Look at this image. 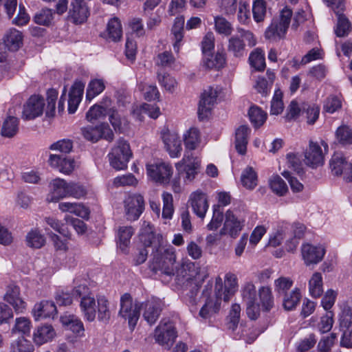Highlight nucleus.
Instances as JSON below:
<instances>
[{
  "mask_svg": "<svg viewBox=\"0 0 352 352\" xmlns=\"http://www.w3.org/2000/svg\"><path fill=\"white\" fill-rule=\"evenodd\" d=\"M241 295L251 320L256 319L261 310L269 311L274 305L272 291L268 287H261L257 291L252 283L248 282L241 287Z\"/></svg>",
  "mask_w": 352,
  "mask_h": 352,
  "instance_id": "obj_1",
  "label": "nucleus"
},
{
  "mask_svg": "<svg viewBox=\"0 0 352 352\" xmlns=\"http://www.w3.org/2000/svg\"><path fill=\"white\" fill-rule=\"evenodd\" d=\"M200 166V159L192 153L186 151L183 158L175 164L177 175L170 182L174 192L179 193L182 191V179L186 184L192 182L199 171Z\"/></svg>",
  "mask_w": 352,
  "mask_h": 352,
  "instance_id": "obj_2",
  "label": "nucleus"
},
{
  "mask_svg": "<svg viewBox=\"0 0 352 352\" xmlns=\"http://www.w3.org/2000/svg\"><path fill=\"white\" fill-rule=\"evenodd\" d=\"M121 110H118L111 107V101L105 98L101 104H94L86 113L87 120L89 122H94L102 118L107 114L109 120L115 131L124 132L129 129V122L124 118H121Z\"/></svg>",
  "mask_w": 352,
  "mask_h": 352,
  "instance_id": "obj_3",
  "label": "nucleus"
},
{
  "mask_svg": "<svg viewBox=\"0 0 352 352\" xmlns=\"http://www.w3.org/2000/svg\"><path fill=\"white\" fill-rule=\"evenodd\" d=\"M246 217L236 209H229L224 214L223 227L220 235L236 239L245 226Z\"/></svg>",
  "mask_w": 352,
  "mask_h": 352,
  "instance_id": "obj_4",
  "label": "nucleus"
},
{
  "mask_svg": "<svg viewBox=\"0 0 352 352\" xmlns=\"http://www.w3.org/2000/svg\"><path fill=\"white\" fill-rule=\"evenodd\" d=\"M292 16V11L285 7L281 10L279 18L273 19L265 32V36L270 42H278L285 36Z\"/></svg>",
  "mask_w": 352,
  "mask_h": 352,
  "instance_id": "obj_5",
  "label": "nucleus"
},
{
  "mask_svg": "<svg viewBox=\"0 0 352 352\" xmlns=\"http://www.w3.org/2000/svg\"><path fill=\"white\" fill-rule=\"evenodd\" d=\"M328 151L329 146L324 140L309 141V145L304 152L305 164L313 168L322 166Z\"/></svg>",
  "mask_w": 352,
  "mask_h": 352,
  "instance_id": "obj_6",
  "label": "nucleus"
},
{
  "mask_svg": "<svg viewBox=\"0 0 352 352\" xmlns=\"http://www.w3.org/2000/svg\"><path fill=\"white\" fill-rule=\"evenodd\" d=\"M141 305L133 302L132 296L129 293L121 296L118 316L128 321L129 327L133 330L140 318Z\"/></svg>",
  "mask_w": 352,
  "mask_h": 352,
  "instance_id": "obj_7",
  "label": "nucleus"
},
{
  "mask_svg": "<svg viewBox=\"0 0 352 352\" xmlns=\"http://www.w3.org/2000/svg\"><path fill=\"white\" fill-rule=\"evenodd\" d=\"M132 157L129 144L124 140H119L109 154L110 165L116 170L126 168L127 164Z\"/></svg>",
  "mask_w": 352,
  "mask_h": 352,
  "instance_id": "obj_8",
  "label": "nucleus"
},
{
  "mask_svg": "<svg viewBox=\"0 0 352 352\" xmlns=\"http://www.w3.org/2000/svg\"><path fill=\"white\" fill-rule=\"evenodd\" d=\"M201 66L209 69H219L226 63L223 50L219 45H203Z\"/></svg>",
  "mask_w": 352,
  "mask_h": 352,
  "instance_id": "obj_9",
  "label": "nucleus"
},
{
  "mask_svg": "<svg viewBox=\"0 0 352 352\" xmlns=\"http://www.w3.org/2000/svg\"><path fill=\"white\" fill-rule=\"evenodd\" d=\"M238 289V280L235 274L227 273L225 276V285L222 278L217 276L215 278L214 296L224 301H228Z\"/></svg>",
  "mask_w": 352,
  "mask_h": 352,
  "instance_id": "obj_10",
  "label": "nucleus"
},
{
  "mask_svg": "<svg viewBox=\"0 0 352 352\" xmlns=\"http://www.w3.org/2000/svg\"><path fill=\"white\" fill-rule=\"evenodd\" d=\"M154 338L161 346L169 347L177 338L173 323L168 319L162 320L155 329Z\"/></svg>",
  "mask_w": 352,
  "mask_h": 352,
  "instance_id": "obj_11",
  "label": "nucleus"
},
{
  "mask_svg": "<svg viewBox=\"0 0 352 352\" xmlns=\"http://www.w3.org/2000/svg\"><path fill=\"white\" fill-rule=\"evenodd\" d=\"M146 173L153 181L168 184L173 175V168L167 163L160 162L146 165Z\"/></svg>",
  "mask_w": 352,
  "mask_h": 352,
  "instance_id": "obj_12",
  "label": "nucleus"
},
{
  "mask_svg": "<svg viewBox=\"0 0 352 352\" xmlns=\"http://www.w3.org/2000/svg\"><path fill=\"white\" fill-rule=\"evenodd\" d=\"M301 256L307 266L316 265L324 258L326 250L321 244L303 243L301 246Z\"/></svg>",
  "mask_w": 352,
  "mask_h": 352,
  "instance_id": "obj_13",
  "label": "nucleus"
},
{
  "mask_svg": "<svg viewBox=\"0 0 352 352\" xmlns=\"http://www.w3.org/2000/svg\"><path fill=\"white\" fill-rule=\"evenodd\" d=\"M160 136L169 155L173 158L179 157L182 151V146L178 133L164 127L161 131Z\"/></svg>",
  "mask_w": 352,
  "mask_h": 352,
  "instance_id": "obj_14",
  "label": "nucleus"
},
{
  "mask_svg": "<svg viewBox=\"0 0 352 352\" xmlns=\"http://www.w3.org/2000/svg\"><path fill=\"white\" fill-rule=\"evenodd\" d=\"M124 208L127 219L137 220L144 209V197L139 194L128 195L124 201Z\"/></svg>",
  "mask_w": 352,
  "mask_h": 352,
  "instance_id": "obj_15",
  "label": "nucleus"
},
{
  "mask_svg": "<svg viewBox=\"0 0 352 352\" xmlns=\"http://www.w3.org/2000/svg\"><path fill=\"white\" fill-rule=\"evenodd\" d=\"M329 166L333 175L343 174L346 181L352 182V163L346 161L342 153H335L330 160Z\"/></svg>",
  "mask_w": 352,
  "mask_h": 352,
  "instance_id": "obj_16",
  "label": "nucleus"
},
{
  "mask_svg": "<svg viewBox=\"0 0 352 352\" xmlns=\"http://www.w3.org/2000/svg\"><path fill=\"white\" fill-rule=\"evenodd\" d=\"M219 92L220 89L218 87H210L204 91L198 108L199 118L201 120L208 116L210 111L217 103Z\"/></svg>",
  "mask_w": 352,
  "mask_h": 352,
  "instance_id": "obj_17",
  "label": "nucleus"
},
{
  "mask_svg": "<svg viewBox=\"0 0 352 352\" xmlns=\"http://www.w3.org/2000/svg\"><path fill=\"white\" fill-rule=\"evenodd\" d=\"M83 137L91 142H97L100 138L108 141L113 139V133L107 123H102L97 126H87L81 129Z\"/></svg>",
  "mask_w": 352,
  "mask_h": 352,
  "instance_id": "obj_18",
  "label": "nucleus"
},
{
  "mask_svg": "<svg viewBox=\"0 0 352 352\" xmlns=\"http://www.w3.org/2000/svg\"><path fill=\"white\" fill-rule=\"evenodd\" d=\"M45 102L39 95L32 96L23 106L22 118L24 120H33L41 116L45 109Z\"/></svg>",
  "mask_w": 352,
  "mask_h": 352,
  "instance_id": "obj_19",
  "label": "nucleus"
},
{
  "mask_svg": "<svg viewBox=\"0 0 352 352\" xmlns=\"http://www.w3.org/2000/svg\"><path fill=\"white\" fill-rule=\"evenodd\" d=\"M188 203L193 212L199 218L204 219L209 208V203L206 193L201 190L192 192L188 199Z\"/></svg>",
  "mask_w": 352,
  "mask_h": 352,
  "instance_id": "obj_20",
  "label": "nucleus"
},
{
  "mask_svg": "<svg viewBox=\"0 0 352 352\" xmlns=\"http://www.w3.org/2000/svg\"><path fill=\"white\" fill-rule=\"evenodd\" d=\"M3 299L17 314L23 313L26 309L27 304L21 296L20 288L16 285L8 286Z\"/></svg>",
  "mask_w": 352,
  "mask_h": 352,
  "instance_id": "obj_21",
  "label": "nucleus"
},
{
  "mask_svg": "<svg viewBox=\"0 0 352 352\" xmlns=\"http://www.w3.org/2000/svg\"><path fill=\"white\" fill-rule=\"evenodd\" d=\"M57 314V309L52 301L42 300L36 303L32 310V315L35 321L47 318H54Z\"/></svg>",
  "mask_w": 352,
  "mask_h": 352,
  "instance_id": "obj_22",
  "label": "nucleus"
},
{
  "mask_svg": "<svg viewBox=\"0 0 352 352\" xmlns=\"http://www.w3.org/2000/svg\"><path fill=\"white\" fill-rule=\"evenodd\" d=\"M50 192L47 197L48 202H58L68 197V183L63 179L56 178L50 183Z\"/></svg>",
  "mask_w": 352,
  "mask_h": 352,
  "instance_id": "obj_23",
  "label": "nucleus"
},
{
  "mask_svg": "<svg viewBox=\"0 0 352 352\" xmlns=\"http://www.w3.org/2000/svg\"><path fill=\"white\" fill-rule=\"evenodd\" d=\"M56 336L54 327L49 324L40 325L34 329L32 333V341L36 346L52 342Z\"/></svg>",
  "mask_w": 352,
  "mask_h": 352,
  "instance_id": "obj_24",
  "label": "nucleus"
},
{
  "mask_svg": "<svg viewBox=\"0 0 352 352\" xmlns=\"http://www.w3.org/2000/svg\"><path fill=\"white\" fill-rule=\"evenodd\" d=\"M60 321L65 330L71 331L76 337L85 336L84 324L77 316L65 314L60 316Z\"/></svg>",
  "mask_w": 352,
  "mask_h": 352,
  "instance_id": "obj_25",
  "label": "nucleus"
},
{
  "mask_svg": "<svg viewBox=\"0 0 352 352\" xmlns=\"http://www.w3.org/2000/svg\"><path fill=\"white\" fill-rule=\"evenodd\" d=\"M80 297V309L84 319L89 322H94L96 318L97 301L93 295H85V290Z\"/></svg>",
  "mask_w": 352,
  "mask_h": 352,
  "instance_id": "obj_26",
  "label": "nucleus"
},
{
  "mask_svg": "<svg viewBox=\"0 0 352 352\" xmlns=\"http://www.w3.org/2000/svg\"><path fill=\"white\" fill-rule=\"evenodd\" d=\"M48 163L53 168L66 175L71 173L76 166L75 161L73 159L54 154L50 155Z\"/></svg>",
  "mask_w": 352,
  "mask_h": 352,
  "instance_id": "obj_27",
  "label": "nucleus"
},
{
  "mask_svg": "<svg viewBox=\"0 0 352 352\" xmlns=\"http://www.w3.org/2000/svg\"><path fill=\"white\" fill-rule=\"evenodd\" d=\"M108 42L118 43L122 36V28L120 19L111 18L107 23L106 31L101 34Z\"/></svg>",
  "mask_w": 352,
  "mask_h": 352,
  "instance_id": "obj_28",
  "label": "nucleus"
},
{
  "mask_svg": "<svg viewBox=\"0 0 352 352\" xmlns=\"http://www.w3.org/2000/svg\"><path fill=\"white\" fill-rule=\"evenodd\" d=\"M85 89V83L81 81H76L71 87L68 100V111L74 113L76 111L82 100Z\"/></svg>",
  "mask_w": 352,
  "mask_h": 352,
  "instance_id": "obj_29",
  "label": "nucleus"
},
{
  "mask_svg": "<svg viewBox=\"0 0 352 352\" xmlns=\"http://www.w3.org/2000/svg\"><path fill=\"white\" fill-rule=\"evenodd\" d=\"M131 113L136 120L142 122L144 114H147L151 118L156 119L160 115V110L159 107L155 104L144 103L134 106Z\"/></svg>",
  "mask_w": 352,
  "mask_h": 352,
  "instance_id": "obj_30",
  "label": "nucleus"
},
{
  "mask_svg": "<svg viewBox=\"0 0 352 352\" xmlns=\"http://www.w3.org/2000/svg\"><path fill=\"white\" fill-rule=\"evenodd\" d=\"M144 308L143 317L150 324H154L157 320L161 311V303L159 300L151 299L142 304Z\"/></svg>",
  "mask_w": 352,
  "mask_h": 352,
  "instance_id": "obj_31",
  "label": "nucleus"
},
{
  "mask_svg": "<svg viewBox=\"0 0 352 352\" xmlns=\"http://www.w3.org/2000/svg\"><path fill=\"white\" fill-rule=\"evenodd\" d=\"M71 7L68 17L75 24H80L85 22L89 14L87 4L72 1Z\"/></svg>",
  "mask_w": 352,
  "mask_h": 352,
  "instance_id": "obj_32",
  "label": "nucleus"
},
{
  "mask_svg": "<svg viewBox=\"0 0 352 352\" xmlns=\"http://www.w3.org/2000/svg\"><path fill=\"white\" fill-rule=\"evenodd\" d=\"M58 209L63 212L72 213L82 219H87L89 215V209L83 204L76 202H60Z\"/></svg>",
  "mask_w": 352,
  "mask_h": 352,
  "instance_id": "obj_33",
  "label": "nucleus"
},
{
  "mask_svg": "<svg viewBox=\"0 0 352 352\" xmlns=\"http://www.w3.org/2000/svg\"><path fill=\"white\" fill-rule=\"evenodd\" d=\"M250 132V129L245 125L240 126L236 130L234 142L235 148L241 155H244L246 153L248 137Z\"/></svg>",
  "mask_w": 352,
  "mask_h": 352,
  "instance_id": "obj_34",
  "label": "nucleus"
},
{
  "mask_svg": "<svg viewBox=\"0 0 352 352\" xmlns=\"http://www.w3.org/2000/svg\"><path fill=\"white\" fill-rule=\"evenodd\" d=\"M129 30L126 34V44L137 43V38L143 36L145 34L143 24L140 19H133L129 23Z\"/></svg>",
  "mask_w": 352,
  "mask_h": 352,
  "instance_id": "obj_35",
  "label": "nucleus"
},
{
  "mask_svg": "<svg viewBox=\"0 0 352 352\" xmlns=\"http://www.w3.org/2000/svg\"><path fill=\"white\" fill-rule=\"evenodd\" d=\"M134 229L131 226H121L117 232V246L124 253H126L130 245V240L134 234Z\"/></svg>",
  "mask_w": 352,
  "mask_h": 352,
  "instance_id": "obj_36",
  "label": "nucleus"
},
{
  "mask_svg": "<svg viewBox=\"0 0 352 352\" xmlns=\"http://www.w3.org/2000/svg\"><path fill=\"white\" fill-rule=\"evenodd\" d=\"M283 295L282 305L287 311L296 309L302 298L300 289L298 287H294L291 292Z\"/></svg>",
  "mask_w": 352,
  "mask_h": 352,
  "instance_id": "obj_37",
  "label": "nucleus"
},
{
  "mask_svg": "<svg viewBox=\"0 0 352 352\" xmlns=\"http://www.w3.org/2000/svg\"><path fill=\"white\" fill-rule=\"evenodd\" d=\"M221 300V299L217 298L214 294L209 296L205 305L201 307L199 311V316L203 318H210L212 314L219 310Z\"/></svg>",
  "mask_w": 352,
  "mask_h": 352,
  "instance_id": "obj_38",
  "label": "nucleus"
},
{
  "mask_svg": "<svg viewBox=\"0 0 352 352\" xmlns=\"http://www.w3.org/2000/svg\"><path fill=\"white\" fill-rule=\"evenodd\" d=\"M186 148L189 151L195 150L201 142V134L197 128L192 127L186 131L183 135Z\"/></svg>",
  "mask_w": 352,
  "mask_h": 352,
  "instance_id": "obj_39",
  "label": "nucleus"
},
{
  "mask_svg": "<svg viewBox=\"0 0 352 352\" xmlns=\"http://www.w3.org/2000/svg\"><path fill=\"white\" fill-rule=\"evenodd\" d=\"M309 293L314 298L321 296L323 293L322 276L320 272H314L309 280Z\"/></svg>",
  "mask_w": 352,
  "mask_h": 352,
  "instance_id": "obj_40",
  "label": "nucleus"
},
{
  "mask_svg": "<svg viewBox=\"0 0 352 352\" xmlns=\"http://www.w3.org/2000/svg\"><path fill=\"white\" fill-rule=\"evenodd\" d=\"M261 333L258 329L241 324L234 332L236 339H243L248 343L253 342Z\"/></svg>",
  "mask_w": 352,
  "mask_h": 352,
  "instance_id": "obj_41",
  "label": "nucleus"
},
{
  "mask_svg": "<svg viewBox=\"0 0 352 352\" xmlns=\"http://www.w3.org/2000/svg\"><path fill=\"white\" fill-rule=\"evenodd\" d=\"M96 315L98 320L102 322H107L111 318L109 302L104 296L97 298Z\"/></svg>",
  "mask_w": 352,
  "mask_h": 352,
  "instance_id": "obj_42",
  "label": "nucleus"
},
{
  "mask_svg": "<svg viewBox=\"0 0 352 352\" xmlns=\"http://www.w3.org/2000/svg\"><path fill=\"white\" fill-rule=\"evenodd\" d=\"M307 102L300 99L293 100L287 108V118L288 119H297L303 117Z\"/></svg>",
  "mask_w": 352,
  "mask_h": 352,
  "instance_id": "obj_43",
  "label": "nucleus"
},
{
  "mask_svg": "<svg viewBox=\"0 0 352 352\" xmlns=\"http://www.w3.org/2000/svg\"><path fill=\"white\" fill-rule=\"evenodd\" d=\"M32 322L26 317H19L14 320V324L11 329V333H19L22 336H29L32 329Z\"/></svg>",
  "mask_w": 352,
  "mask_h": 352,
  "instance_id": "obj_44",
  "label": "nucleus"
},
{
  "mask_svg": "<svg viewBox=\"0 0 352 352\" xmlns=\"http://www.w3.org/2000/svg\"><path fill=\"white\" fill-rule=\"evenodd\" d=\"M256 39L252 32L238 28L235 34L230 38V44H255Z\"/></svg>",
  "mask_w": 352,
  "mask_h": 352,
  "instance_id": "obj_45",
  "label": "nucleus"
},
{
  "mask_svg": "<svg viewBox=\"0 0 352 352\" xmlns=\"http://www.w3.org/2000/svg\"><path fill=\"white\" fill-rule=\"evenodd\" d=\"M19 131V120L14 116H8L3 122L1 134L5 138L14 137Z\"/></svg>",
  "mask_w": 352,
  "mask_h": 352,
  "instance_id": "obj_46",
  "label": "nucleus"
},
{
  "mask_svg": "<svg viewBox=\"0 0 352 352\" xmlns=\"http://www.w3.org/2000/svg\"><path fill=\"white\" fill-rule=\"evenodd\" d=\"M105 89V83L102 79H92L88 84L86 91V100L90 102L100 94Z\"/></svg>",
  "mask_w": 352,
  "mask_h": 352,
  "instance_id": "obj_47",
  "label": "nucleus"
},
{
  "mask_svg": "<svg viewBox=\"0 0 352 352\" xmlns=\"http://www.w3.org/2000/svg\"><path fill=\"white\" fill-rule=\"evenodd\" d=\"M241 182L248 189H254L257 186V174L252 167L248 166L242 172Z\"/></svg>",
  "mask_w": 352,
  "mask_h": 352,
  "instance_id": "obj_48",
  "label": "nucleus"
},
{
  "mask_svg": "<svg viewBox=\"0 0 352 352\" xmlns=\"http://www.w3.org/2000/svg\"><path fill=\"white\" fill-rule=\"evenodd\" d=\"M26 244L32 248H41L45 243V236L38 229H32L25 237Z\"/></svg>",
  "mask_w": 352,
  "mask_h": 352,
  "instance_id": "obj_49",
  "label": "nucleus"
},
{
  "mask_svg": "<svg viewBox=\"0 0 352 352\" xmlns=\"http://www.w3.org/2000/svg\"><path fill=\"white\" fill-rule=\"evenodd\" d=\"M272 191L279 197L285 196L288 192V187L285 181L279 175H273L269 180Z\"/></svg>",
  "mask_w": 352,
  "mask_h": 352,
  "instance_id": "obj_50",
  "label": "nucleus"
},
{
  "mask_svg": "<svg viewBox=\"0 0 352 352\" xmlns=\"http://www.w3.org/2000/svg\"><path fill=\"white\" fill-rule=\"evenodd\" d=\"M85 289V286L79 285L73 291L72 295L64 292H58L56 296V302L60 305H69L72 304L74 296L80 297L82 295V290Z\"/></svg>",
  "mask_w": 352,
  "mask_h": 352,
  "instance_id": "obj_51",
  "label": "nucleus"
},
{
  "mask_svg": "<svg viewBox=\"0 0 352 352\" xmlns=\"http://www.w3.org/2000/svg\"><path fill=\"white\" fill-rule=\"evenodd\" d=\"M249 62L251 67L255 70L262 72L265 69V54L261 49H256L249 56Z\"/></svg>",
  "mask_w": 352,
  "mask_h": 352,
  "instance_id": "obj_52",
  "label": "nucleus"
},
{
  "mask_svg": "<svg viewBox=\"0 0 352 352\" xmlns=\"http://www.w3.org/2000/svg\"><path fill=\"white\" fill-rule=\"evenodd\" d=\"M249 118L254 127H259L264 124L267 119V113L261 108L252 106L248 111Z\"/></svg>",
  "mask_w": 352,
  "mask_h": 352,
  "instance_id": "obj_53",
  "label": "nucleus"
},
{
  "mask_svg": "<svg viewBox=\"0 0 352 352\" xmlns=\"http://www.w3.org/2000/svg\"><path fill=\"white\" fill-rule=\"evenodd\" d=\"M338 16L337 24L335 27V34L338 37H344L349 34L351 31V23L349 19L343 14L336 15Z\"/></svg>",
  "mask_w": 352,
  "mask_h": 352,
  "instance_id": "obj_54",
  "label": "nucleus"
},
{
  "mask_svg": "<svg viewBox=\"0 0 352 352\" xmlns=\"http://www.w3.org/2000/svg\"><path fill=\"white\" fill-rule=\"evenodd\" d=\"M162 197L163 201L162 217L164 219H170L174 213L173 196L170 193L164 192Z\"/></svg>",
  "mask_w": 352,
  "mask_h": 352,
  "instance_id": "obj_55",
  "label": "nucleus"
},
{
  "mask_svg": "<svg viewBox=\"0 0 352 352\" xmlns=\"http://www.w3.org/2000/svg\"><path fill=\"white\" fill-rule=\"evenodd\" d=\"M34 347L31 342L21 336L11 344V352H34Z\"/></svg>",
  "mask_w": 352,
  "mask_h": 352,
  "instance_id": "obj_56",
  "label": "nucleus"
},
{
  "mask_svg": "<svg viewBox=\"0 0 352 352\" xmlns=\"http://www.w3.org/2000/svg\"><path fill=\"white\" fill-rule=\"evenodd\" d=\"M52 10L44 8L37 12L34 16V21L38 25L49 26L53 20Z\"/></svg>",
  "mask_w": 352,
  "mask_h": 352,
  "instance_id": "obj_57",
  "label": "nucleus"
},
{
  "mask_svg": "<svg viewBox=\"0 0 352 352\" xmlns=\"http://www.w3.org/2000/svg\"><path fill=\"white\" fill-rule=\"evenodd\" d=\"M23 41V33L15 28L7 30L3 36V44H21Z\"/></svg>",
  "mask_w": 352,
  "mask_h": 352,
  "instance_id": "obj_58",
  "label": "nucleus"
},
{
  "mask_svg": "<svg viewBox=\"0 0 352 352\" xmlns=\"http://www.w3.org/2000/svg\"><path fill=\"white\" fill-rule=\"evenodd\" d=\"M157 80L159 84L167 91L173 93L175 91L177 82L174 77L168 74H157Z\"/></svg>",
  "mask_w": 352,
  "mask_h": 352,
  "instance_id": "obj_59",
  "label": "nucleus"
},
{
  "mask_svg": "<svg viewBox=\"0 0 352 352\" xmlns=\"http://www.w3.org/2000/svg\"><path fill=\"white\" fill-rule=\"evenodd\" d=\"M333 323V313L332 311H327L320 318L317 324V329L321 333H325L331 331Z\"/></svg>",
  "mask_w": 352,
  "mask_h": 352,
  "instance_id": "obj_60",
  "label": "nucleus"
},
{
  "mask_svg": "<svg viewBox=\"0 0 352 352\" xmlns=\"http://www.w3.org/2000/svg\"><path fill=\"white\" fill-rule=\"evenodd\" d=\"M337 140L342 144H352V129L346 125H342L336 131Z\"/></svg>",
  "mask_w": 352,
  "mask_h": 352,
  "instance_id": "obj_61",
  "label": "nucleus"
},
{
  "mask_svg": "<svg viewBox=\"0 0 352 352\" xmlns=\"http://www.w3.org/2000/svg\"><path fill=\"white\" fill-rule=\"evenodd\" d=\"M284 109V104L283 102V94L279 89L274 91V94L271 101V115H279Z\"/></svg>",
  "mask_w": 352,
  "mask_h": 352,
  "instance_id": "obj_62",
  "label": "nucleus"
},
{
  "mask_svg": "<svg viewBox=\"0 0 352 352\" xmlns=\"http://www.w3.org/2000/svg\"><path fill=\"white\" fill-rule=\"evenodd\" d=\"M214 28L217 32L226 36H228L232 32V25L225 18L221 16H217L214 19Z\"/></svg>",
  "mask_w": 352,
  "mask_h": 352,
  "instance_id": "obj_63",
  "label": "nucleus"
},
{
  "mask_svg": "<svg viewBox=\"0 0 352 352\" xmlns=\"http://www.w3.org/2000/svg\"><path fill=\"white\" fill-rule=\"evenodd\" d=\"M294 281L289 277L280 276L274 280V290L280 295L287 293Z\"/></svg>",
  "mask_w": 352,
  "mask_h": 352,
  "instance_id": "obj_64",
  "label": "nucleus"
}]
</instances>
